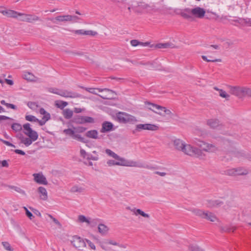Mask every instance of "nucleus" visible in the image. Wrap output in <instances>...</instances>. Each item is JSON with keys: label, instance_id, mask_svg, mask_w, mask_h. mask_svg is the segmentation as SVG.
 <instances>
[{"label": "nucleus", "instance_id": "obj_63", "mask_svg": "<svg viewBox=\"0 0 251 251\" xmlns=\"http://www.w3.org/2000/svg\"><path fill=\"white\" fill-rule=\"evenodd\" d=\"M14 190L16 192H18V193H20V194H21L22 195H26L25 191L24 190H22V189H21L19 187H14Z\"/></svg>", "mask_w": 251, "mask_h": 251}, {"label": "nucleus", "instance_id": "obj_35", "mask_svg": "<svg viewBox=\"0 0 251 251\" xmlns=\"http://www.w3.org/2000/svg\"><path fill=\"white\" fill-rule=\"evenodd\" d=\"M100 220L99 219H89V221L88 224L90 225L91 227H95L97 225H99L100 224Z\"/></svg>", "mask_w": 251, "mask_h": 251}, {"label": "nucleus", "instance_id": "obj_9", "mask_svg": "<svg viewBox=\"0 0 251 251\" xmlns=\"http://www.w3.org/2000/svg\"><path fill=\"white\" fill-rule=\"evenodd\" d=\"M19 16H21L19 20L23 22L32 23L39 20V18L38 16L33 15L19 13Z\"/></svg>", "mask_w": 251, "mask_h": 251}, {"label": "nucleus", "instance_id": "obj_27", "mask_svg": "<svg viewBox=\"0 0 251 251\" xmlns=\"http://www.w3.org/2000/svg\"><path fill=\"white\" fill-rule=\"evenodd\" d=\"M130 44L133 47H136L138 45H140L143 47H146L148 46L150 43L149 42H141L137 40H132L130 41Z\"/></svg>", "mask_w": 251, "mask_h": 251}, {"label": "nucleus", "instance_id": "obj_40", "mask_svg": "<svg viewBox=\"0 0 251 251\" xmlns=\"http://www.w3.org/2000/svg\"><path fill=\"white\" fill-rule=\"evenodd\" d=\"M105 153L109 156L113 157V158H115L117 159L118 158H119V155H118L116 153H115L114 152L112 151L110 149H106L105 150Z\"/></svg>", "mask_w": 251, "mask_h": 251}, {"label": "nucleus", "instance_id": "obj_58", "mask_svg": "<svg viewBox=\"0 0 251 251\" xmlns=\"http://www.w3.org/2000/svg\"><path fill=\"white\" fill-rule=\"evenodd\" d=\"M81 88L85 89L87 91L93 94H97V93L95 91V89L93 88H85L83 86L80 87Z\"/></svg>", "mask_w": 251, "mask_h": 251}, {"label": "nucleus", "instance_id": "obj_41", "mask_svg": "<svg viewBox=\"0 0 251 251\" xmlns=\"http://www.w3.org/2000/svg\"><path fill=\"white\" fill-rule=\"evenodd\" d=\"M193 212L197 216H200L202 218H204L205 212H204L200 209H194Z\"/></svg>", "mask_w": 251, "mask_h": 251}, {"label": "nucleus", "instance_id": "obj_60", "mask_svg": "<svg viewBox=\"0 0 251 251\" xmlns=\"http://www.w3.org/2000/svg\"><path fill=\"white\" fill-rule=\"evenodd\" d=\"M88 153L86 152V151L83 149H80V154L81 157L83 158H86Z\"/></svg>", "mask_w": 251, "mask_h": 251}, {"label": "nucleus", "instance_id": "obj_28", "mask_svg": "<svg viewBox=\"0 0 251 251\" xmlns=\"http://www.w3.org/2000/svg\"><path fill=\"white\" fill-rule=\"evenodd\" d=\"M71 15H60L57 16L55 18V19L57 21H60V22H64V21H71L72 20Z\"/></svg>", "mask_w": 251, "mask_h": 251}, {"label": "nucleus", "instance_id": "obj_56", "mask_svg": "<svg viewBox=\"0 0 251 251\" xmlns=\"http://www.w3.org/2000/svg\"><path fill=\"white\" fill-rule=\"evenodd\" d=\"M242 22H244L246 25L251 26V18H246L241 19Z\"/></svg>", "mask_w": 251, "mask_h": 251}, {"label": "nucleus", "instance_id": "obj_53", "mask_svg": "<svg viewBox=\"0 0 251 251\" xmlns=\"http://www.w3.org/2000/svg\"><path fill=\"white\" fill-rule=\"evenodd\" d=\"M146 125L145 124H138L136 126V130H140L141 129L146 130Z\"/></svg>", "mask_w": 251, "mask_h": 251}, {"label": "nucleus", "instance_id": "obj_12", "mask_svg": "<svg viewBox=\"0 0 251 251\" xmlns=\"http://www.w3.org/2000/svg\"><path fill=\"white\" fill-rule=\"evenodd\" d=\"M115 130L113 124L108 121H104L102 123L100 130L101 133H106Z\"/></svg>", "mask_w": 251, "mask_h": 251}, {"label": "nucleus", "instance_id": "obj_15", "mask_svg": "<svg viewBox=\"0 0 251 251\" xmlns=\"http://www.w3.org/2000/svg\"><path fill=\"white\" fill-rule=\"evenodd\" d=\"M74 33L78 35H91V36H95L97 35L98 33L96 31H94L93 30H85L84 29H78L75 30L73 31Z\"/></svg>", "mask_w": 251, "mask_h": 251}, {"label": "nucleus", "instance_id": "obj_1", "mask_svg": "<svg viewBox=\"0 0 251 251\" xmlns=\"http://www.w3.org/2000/svg\"><path fill=\"white\" fill-rule=\"evenodd\" d=\"M174 145L176 149L181 151L185 154L191 156L199 157L202 155L201 150L194 147L189 144H185L184 142L180 139L175 140Z\"/></svg>", "mask_w": 251, "mask_h": 251}, {"label": "nucleus", "instance_id": "obj_31", "mask_svg": "<svg viewBox=\"0 0 251 251\" xmlns=\"http://www.w3.org/2000/svg\"><path fill=\"white\" fill-rule=\"evenodd\" d=\"M84 188H83L82 187H80L78 185H75V186H73L70 190V191L72 193H82L83 192H84Z\"/></svg>", "mask_w": 251, "mask_h": 251}, {"label": "nucleus", "instance_id": "obj_38", "mask_svg": "<svg viewBox=\"0 0 251 251\" xmlns=\"http://www.w3.org/2000/svg\"><path fill=\"white\" fill-rule=\"evenodd\" d=\"M248 174V171L243 170L242 168H238L235 169V176L237 175H245Z\"/></svg>", "mask_w": 251, "mask_h": 251}, {"label": "nucleus", "instance_id": "obj_23", "mask_svg": "<svg viewBox=\"0 0 251 251\" xmlns=\"http://www.w3.org/2000/svg\"><path fill=\"white\" fill-rule=\"evenodd\" d=\"M106 244L117 246L118 245V243L116 242L115 241L111 240V239L105 240L103 242L100 243L101 248L105 251L107 250V249L105 246V245H106Z\"/></svg>", "mask_w": 251, "mask_h": 251}, {"label": "nucleus", "instance_id": "obj_20", "mask_svg": "<svg viewBox=\"0 0 251 251\" xmlns=\"http://www.w3.org/2000/svg\"><path fill=\"white\" fill-rule=\"evenodd\" d=\"M3 15L6 16L8 17L17 18L19 16V13L12 10H3L1 12Z\"/></svg>", "mask_w": 251, "mask_h": 251}, {"label": "nucleus", "instance_id": "obj_48", "mask_svg": "<svg viewBox=\"0 0 251 251\" xmlns=\"http://www.w3.org/2000/svg\"><path fill=\"white\" fill-rule=\"evenodd\" d=\"M2 245L6 250L8 251H13V249H12L11 245L8 242H2Z\"/></svg>", "mask_w": 251, "mask_h": 251}, {"label": "nucleus", "instance_id": "obj_16", "mask_svg": "<svg viewBox=\"0 0 251 251\" xmlns=\"http://www.w3.org/2000/svg\"><path fill=\"white\" fill-rule=\"evenodd\" d=\"M207 125L212 128L221 129L223 125L220 124V122L217 119H210L207 121Z\"/></svg>", "mask_w": 251, "mask_h": 251}, {"label": "nucleus", "instance_id": "obj_32", "mask_svg": "<svg viewBox=\"0 0 251 251\" xmlns=\"http://www.w3.org/2000/svg\"><path fill=\"white\" fill-rule=\"evenodd\" d=\"M148 68L150 70H156L158 69V65L156 61L151 62H148L146 64Z\"/></svg>", "mask_w": 251, "mask_h": 251}, {"label": "nucleus", "instance_id": "obj_21", "mask_svg": "<svg viewBox=\"0 0 251 251\" xmlns=\"http://www.w3.org/2000/svg\"><path fill=\"white\" fill-rule=\"evenodd\" d=\"M180 15L185 19H190L192 18V14H191V9L185 8L180 13Z\"/></svg>", "mask_w": 251, "mask_h": 251}, {"label": "nucleus", "instance_id": "obj_25", "mask_svg": "<svg viewBox=\"0 0 251 251\" xmlns=\"http://www.w3.org/2000/svg\"><path fill=\"white\" fill-rule=\"evenodd\" d=\"M63 115L66 119H70L73 116V111L69 108H66L63 111Z\"/></svg>", "mask_w": 251, "mask_h": 251}, {"label": "nucleus", "instance_id": "obj_62", "mask_svg": "<svg viewBox=\"0 0 251 251\" xmlns=\"http://www.w3.org/2000/svg\"><path fill=\"white\" fill-rule=\"evenodd\" d=\"M85 240H86V242L88 243L89 246L90 247V248L91 249H92L94 250H96V246L94 243H93L91 241H90L89 240L85 239Z\"/></svg>", "mask_w": 251, "mask_h": 251}, {"label": "nucleus", "instance_id": "obj_44", "mask_svg": "<svg viewBox=\"0 0 251 251\" xmlns=\"http://www.w3.org/2000/svg\"><path fill=\"white\" fill-rule=\"evenodd\" d=\"M25 119L26 121L31 122H36L37 121H38V119H37L35 116L31 115H26Z\"/></svg>", "mask_w": 251, "mask_h": 251}, {"label": "nucleus", "instance_id": "obj_34", "mask_svg": "<svg viewBox=\"0 0 251 251\" xmlns=\"http://www.w3.org/2000/svg\"><path fill=\"white\" fill-rule=\"evenodd\" d=\"M95 122V120L94 118L89 116H83V124L86 123L94 124Z\"/></svg>", "mask_w": 251, "mask_h": 251}, {"label": "nucleus", "instance_id": "obj_50", "mask_svg": "<svg viewBox=\"0 0 251 251\" xmlns=\"http://www.w3.org/2000/svg\"><path fill=\"white\" fill-rule=\"evenodd\" d=\"M48 91L50 92V93H53V94H57V95H59V91H60V90L57 89V88H49L48 89Z\"/></svg>", "mask_w": 251, "mask_h": 251}, {"label": "nucleus", "instance_id": "obj_55", "mask_svg": "<svg viewBox=\"0 0 251 251\" xmlns=\"http://www.w3.org/2000/svg\"><path fill=\"white\" fill-rule=\"evenodd\" d=\"M78 220L80 222L82 223H88L89 219L86 218V217L83 215H79L78 216Z\"/></svg>", "mask_w": 251, "mask_h": 251}, {"label": "nucleus", "instance_id": "obj_29", "mask_svg": "<svg viewBox=\"0 0 251 251\" xmlns=\"http://www.w3.org/2000/svg\"><path fill=\"white\" fill-rule=\"evenodd\" d=\"M72 122L75 124H83V116L76 115L75 116L72 120Z\"/></svg>", "mask_w": 251, "mask_h": 251}, {"label": "nucleus", "instance_id": "obj_4", "mask_svg": "<svg viewBox=\"0 0 251 251\" xmlns=\"http://www.w3.org/2000/svg\"><path fill=\"white\" fill-rule=\"evenodd\" d=\"M116 120L123 124H134L137 120L136 118L125 112H119L116 114Z\"/></svg>", "mask_w": 251, "mask_h": 251}, {"label": "nucleus", "instance_id": "obj_54", "mask_svg": "<svg viewBox=\"0 0 251 251\" xmlns=\"http://www.w3.org/2000/svg\"><path fill=\"white\" fill-rule=\"evenodd\" d=\"M86 159L88 160L97 161L99 159V156L98 155H97L96 156H93L92 154L88 153Z\"/></svg>", "mask_w": 251, "mask_h": 251}, {"label": "nucleus", "instance_id": "obj_11", "mask_svg": "<svg viewBox=\"0 0 251 251\" xmlns=\"http://www.w3.org/2000/svg\"><path fill=\"white\" fill-rule=\"evenodd\" d=\"M191 14H192V17L201 19L204 16L205 10L204 9L198 6L191 9Z\"/></svg>", "mask_w": 251, "mask_h": 251}, {"label": "nucleus", "instance_id": "obj_22", "mask_svg": "<svg viewBox=\"0 0 251 251\" xmlns=\"http://www.w3.org/2000/svg\"><path fill=\"white\" fill-rule=\"evenodd\" d=\"M155 48L157 49H167V48H175V46L171 43H159L154 46Z\"/></svg>", "mask_w": 251, "mask_h": 251}, {"label": "nucleus", "instance_id": "obj_14", "mask_svg": "<svg viewBox=\"0 0 251 251\" xmlns=\"http://www.w3.org/2000/svg\"><path fill=\"white\" fill-rule=\"evenodd\" d=\"M224 202L220 200L207 201V206L210 208L219 207L223 205Z\"/></svg>", "mask_w": 251, "mask_h": 251}, {"label": "nucleus", "instance_id": "obj_18", "mask_svg": "<svg viewBox=\"0 0 251 251\" xmlns=\"http://www.w3.org/2000/svg\"><path fill=\"white\" fill-rule=\"evenodd\" d=\"M127 209L130 210L132 212H133L134 214L136 216H137L138 215H140L145 218H150V216L148 214L145 213L143 211L140 209H137L136 208L131 209L130 207H128Z\"/></svg>", "mask_w": 251, "mask_h": 251}, {"label": "nucleus", "instance_id": "obj_5", "mask_svg": "<svg viewBox=\"0 0 251 251\" xmlns=\"http://www.w3.org/2000/svg\"><path fill=\"white\" fill-rule=\"evenodd\" d=\"M146 104L149 106L148 107L149 109L160 116H165V114H164L162 112L167 115H170L172 114L171 111L169 109H167L165 107L150 102H147Z\"/></svg>", "mask_w": 251, "mask_h": 251}, {"label": "nucleus", "instance_id": "obj_64", "mask_svg": "<svg viewBox=\"0 0 251 251\" xmlns=\"http://www.w3.org/2000/svg\"><path fill=\"white\" fill-rule=\"evenodd\" d=\"M107 164L111 166L113 165H118V162L113 160H109L107 162Z\"/></svg>", "mask_w": 251, "mask_h": 251}, {"label": "nucleus", "instance_id": "obj_3", "mask_svg": "<svg viewBox=\"0 0 251 251\" xmlns=\"http://www.w3.org/2000/svg\"><path fill=\"white\" fill-rule=\"evenodd\" d=\"M119 161L118 165L119 166H126V167H138V168H146L149 169H154V167H150L149 166H145L144 164L135 161L133 160H126L124 158L121 157L119 156V158L117 159Z\"/></svg>", "mask_w": 251, "mask_h": 251}, {"label": "nucleus", "instance_id": "obj_19", "mask_svg": "<svg viewBox=\"0 0 251 251\" xmlns=\"http://www.w3.org/2000/svg\"><path fill=\"white\" fill-rule=\"evenodd\" d=\"M38 191L42 200L46 201L48 199V193L45 188L40 186L38 188Z\"/></svg>", "mask_w": 251, "mask_h": 251}, {"label": "nucleus", "instance_id": "obj_39", "mask_svg": "<svg viewBox=\"0 0 251 251\" xmlns=\"http://www.w3.org/2000/svg\"><path fill=\"white\" fill-rule=\"evenodd\" d=\"M146 130H151V131H155L158 129V126L154 124H146Z\"/></svg>", "mask_w": 251, "mask_h": 251}, {"label": "nucleus", "instance_id": "obj_46", "mask_svg": "<svg viewBox=\"0 0 251 251\" xmlns=\"http://www.w3.org/2000/svg\"><path fill=\"white\" fill-rule=\"evenodd\" d=\"M219 96L222 98H225L226 100H228L230 97V95L227 94V93L222 89L220 90Z\"/></svg>", "mask_w": 251, "mask_h": 251}, {"label": "nucleus", "instance_id": "obj_8", "mask_svg": "<svg viewBox=\"0 0 251 251\" xmlns=\"http://www.w3.org/2000/svg\"><path fill=\"white\" fill-rule=\"evenodd\" d=\"M227 88L230 94L237 97L239 99L242 98L243 87L239 86H233L228 85Z\"/></svg>", "mask_w": 251, "mask_h": 251}, {"label": "nucleus", "instance_id": "obj_51", "mask_svg": "<svg viewBox=\"0 0 251 251\" xmlns=\"http://www.w3.org/2000/svg\"><path fill=\"white\" fill-rule=\"evenodd\" d=\"M201 58H202V59L203 60H204L206 62H221V59H214V60L208 59L207 57L205 55H202Z\"/></svg>", "mask_w": 251, "mask_h": 251}, {"label": "nucleus", "instance_id": "obj_33", "mask_svg": "<svg viewBox=\"0 0 251 251\" xmlns=\"http://www.w3.org/2000/svg\"><path fill=\"white\" fill-rule=\"evenodd\" d=\"M63 132L66 135L71 137L72 138H73L75 132V129L72 128H67L63 130Z\"/></svg>", "mask_w": 251, "mask_h": 251}, {"label": "nucleus", "instance_id": "obj_26", "mask_svg": "<svg viewBox=\"0 0 251 251\" xmlns=\"http://www.w3.org/2000/svg\"><path fill=\"white\" fill-rule=\"evenodd\" d=\"M204 218L211 222H215L217 220V217L213 213L208 212H205Z\"/></svg>", "mask_w": 251, "mask_h": 251}, {"label": "nucleus", "instance_id": "obj_7", "mask_svg": "<svg viewBox=\"0 0 251 251\" xmlns=\"http://www.w3.org/2000/svg\"><path fill=\"white\" fill-rule=\"evenodd\" d=\"M71 242L75 248L79 250H83L86 246L85 240L76 235L72 237Z\"/></svg>", "mask_w": 251, "mask_h": 251}, {"label": "nucleus", "instance_id": "obj_45", "mask_svg": "<svg viewBox=\"0 0 251 251\" xmlns=\"http://www.w3.org/2000/svg\"><path fill=\"white\" fill-rule=\"evenodd\" d=\"M73 139H75V140H77L81 142H82V143H86V141L85 140V139L82 137L81 135L79 134H76V133H75L73 138Z\"/></svg>", "mask_w": 251, "mask_h": 251}, {"label": "nucleus", "instance_id": "obj_59", "mask_svg": "<svg viewBox=\"0 0 251 251\" xmlns=\"http://www.w3.org/2000/svg\"><path fill=\"white\" fill-rule=\"evenodd\" d=\"M0 141L1 142H2L3 144H4L5 145H6L8 146L13 147V148L16 147L14 145L12 144V143H10L9 142L7 141L4 140L1 138H0Z\"/></svg>", "mask_w": 251, "mask_h": 251}, {"label": "nucleus", "instance_id": "obj_6", "mask_svg": "<svg viewBox=\"0 0 251 251\" xmlns=\"http://www.w3.org/2000/svg\"><path fill=\"white\" fill-rule=\"evenodd\" d=\"M193 142L205 151L214 152L217 150L214 145L208 144L197 138H195Z\"/></svg>", "mask_w": 251, "mask_h": 251}, {"label": "nucleus", "instance_id": "obj_43", "mask_svg": "<svg viewBox=\"0 0 251 251\" xmlns=\"http://www.w3.org/2000/svg\"><path fill=\"white\" fill-rule=\"evenodd\" d=\"M24 78L26 80L33 81H35V77L31 73H26L24 75Z\"/></svg>", "mask_w": 251, "mask_h": 251}, {"label": "nucleus", "instance_id": "obj_17", "mask_svg": "<svg viewBox=\"0 0 251 251\" xmlns=\"http://www.w3.org/2000/svg\"><path fill=\"white\" fill-rule=\"evenodd\" d=\"M98 135V131L96 129L88 130L85 133V136L87 137L93 139H99Z\"/></svg>", "mask_w": 251, "mask_h": 251}, {"label": "nucleus", "instance_id": "obj_24", "mask_svg": "<svg viewBox=\"0 0 251 251\" xmlns=\"http://www.w3.org/2000/svg\"><path fill=\"white\" fill-rule=\"evenodd\" d=\"M98 230L102 235H105L109 230V228L105 225L102 224H99Z\"/></svg>", "mask_w": 251, "mask_h": 251}, {"label": "nucleus", "instance_id": "obj_61", "mask_svg": "<svg viewBox=\"0 0 251 251\" xmlns=\"http://www.w3.org/2000/svg\"><path fill=\"white\" fill-rule=\"evenodd\" d=\"M85 110V108H81L79 107H75L74 109V111L75 113H80L82 112H84Z\"/></svg>", "mask_w": 251, "mask_h": 251}, {"label": "nucleus", "instance_id": "obj_30", "mask_svg": "<svg viewBox=\"0 0 251 251\" xmlns=\"http://www.w3.org/2000/svg\"><path fill=\"white\" fill-rule=\"evenodd\" d=\"M245 97H251V88L243 87L242 98Z\"/></svg>", "mask_w": 251, "mask_h": 251}, {"label": "nucleus", "instance_id": "obj_10", "mask_svg": "<svg viewBox=\"0 0 251 251\" xmlns=\"http://www.w3.org/2000/svg\"><path fill=\"white\" fill-rule=\"evenodd\" d=\"M59 95L66 98H70L74 99L82 97L81 95L78 93L69 91L66 90H60Z\"/></svg>", "mask_w": 251, "mask_h": 251}, {"label": "nucleus", "instance_id": "obj_57", "mask_svg": "<svg viewBox=\"0 0 251 251\" xmlns=\"http://www.w3.org/2000/svg\"><path fill=\"white\" fill-rule=\"evenodd\" d=\"M235 156L238 158L244 157L246 156V154L242 151H237L234 152Z\"/></svg>", "mask_w": 251, "mask_h": 251}, {"label": "nucleus", "instance_id": "obj_49", "mask_svg": "<svg viewBox=\"0 0 251 251\" xmlns=\"http://www.w3.org/2000/svg\"><path fill=\"white\" fill-rule=\"evenodd\" d=\"M189 249L191 251H204L199 246L196 245H191L189 247Z\"/></svg>", "mask_w": 251, "mask_h": 251}, {"label": "nucleus", "instance_id": "obj_36", "mask_svg": "<svg viewBox=\"0 0 251 251\" xmlns=\"http://www.w3.org/2000/svg\"><path fill=\"white\" fill-rule=\"evenodd\" d=\"M68 104V102L66 101H64L62 100H57L55 101V105L57 107L59 108L60 109H63L65 107H66Z\"/></svg>", "mask_w": 251, "mask_h": 251}, {"label": "nucleus", "instance_id": "obj_2", "mask_svg": "<svg viewBox=\"0 0 251 251\" xmlns=\"http://www.w3.org/2000/svg\"><path fill=\"white\" fill-rule=\"evenodd\" d=\"M23 128L24 133L28 137H25L22 134L19 135L18 137L22 143L24 144L26 147H28L33 142L37 140L38 134L36 131L32 130L29 123L24 124Z\"/></svg>", "mask_w": 251, "mask_h": 251}, {"label": "nucleus", "instance_id": "obj_42", "mask_svg": "<svg viewBox=\"0 0 251 251\" xmlns=\"http://www.w3.org/2000/svg\"><path fill=\"white\" fill-rule=\"evenodd\" d=\"M12 129L16 132L22 130V126L21 124L18 123H14L11 126Z\"/></svg>", "mask_w": 251, "mask_h": 251}, {"label": "nucleus", "instance_id": "obj_13", "mask_svg": "<svg viewBox=\"0 0 251 251\" xmlns=\"http://www.w3.org/2000/svg\"><path fill=\"white\" fill-rule=\"evenodd\" d=\"M34 180L39 184L47 185L48 181L42 173H35L33 175Z\"/></svg>", "mask_w": 251, "mask_h": 251}, {"label": "nucleus", "instance_id": "obj_37", "mask_svg": "<svg viewBox=\"0 0 251 251\" xmlns=\"http://www.w3.org/2000/svg\"><path fill=\"white\" fill-rule=\"evenodd\" d=\"M221 229L223 232H233L235 230V227L232 226H222Z\"/></svg>", "mask_w": 251, "mask_h": 251}, {"label": "nucleus", "instance_id": "obj_47", "mask_svg": "<svg viewBox=\"0 0 251 251\" xmlns=\"http://www.w3.org/2000/svg\"><path fill=\"white\" fill-rule=\"evenodd\" d=\"M29 108L32 110H36L38 107V105L36 102L29 101L27 104Z\"/></svg>", "mask_w": 251, "mask_h": 251}, {"label": "nucleus", "instance_id": "obj_52", "mask_svg": "<svg viewBox=\"0 0 251 251\" xmlns=\"http://www.w3.org/2000/svg\"><path fill=\"white\" fill-rule=\"evenodd\" d=\"M225 174L228 176H235V169H230L225 171Z\"/></svg>", "mask_w": 251, "mask_h": 251}]
</instances>
